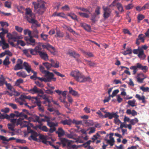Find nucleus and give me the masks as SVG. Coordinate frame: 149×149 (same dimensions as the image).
Returning <instances> with one entry per match:
<instances>
[{"instance_id":"1","label":"nucleus","mask_w":149,"mask_h":149,"mask_svg":"<svg viewBox=\"0 0 149 149\" xmlns=\"http://www.w3.org/2000/svg\"><path fill=\"white\" fill-rule=\"evenodd\" d=\"M70 75L74 77L77 81L80 83H83L86 81L90 82L91 81V79L89 76L85 77L78 70L71 72Z\"/></svg>"},{"instance_id":"2","label":"nucleus","mask_w":149,"mask_h":149,"mask_svg":"<svg viewBox=\"0 0 149 149\" xmlns=\"http://www.w3.org/2000/svg\"><path fill=\"white\" fill-rule=\"evenodd\" d=\"M26 12L24 17L31 24H35L37 22L36 20L35 19V15L32 13V11L30 8H26L25 9Z\"/></svg>"},{"instance_id":"3","label":"nucleus","mask_w":149,"mask_h":149,"mask_svg":"<svg viewBox=\"0 0 149 149\" xmlns=\"http://www.w3.org/2000/svg\"><path fill=\"white\" fill-rule=\"evenodd\" d=\"M141 69L144 72H146L148 71V68L146 66H143L141 63H137L135 65L132 66L130 69L133 70V74H135L137 71V69Z\"/></svg>"},{"instance_id":"4","label":"nucleus","mask_w":149,"mask_h":149,"mask_svg":"<svg viewBox=\"0 0 149 149\" xmlns=\"http://www.w3.org/2000/svg\"><path fill=\"white\" fill-rule=\"evenodd\" d=\"M26 99H29L32 100L33 99H35L37 100V97H31L30 96H26L24 95H21L19 98H15V101L16 102L19 103L20 105H22L24 104L23 102H25V100Z\"/></svg>"},{"instance_id":"5","label":"nucleus","mask_w":149,"mask_h":149,"mask_svg":"<svg viewBox=\"0 0 149 149\" xmlns=\"http://www.w3.org/2000/svg\"><path fill=\"white\" fill-rule=\"evenodd\" d=\"M44 74L46 82H50L52 81H56V78L54 77V74L53 73L47 71Z\"/></svg>"},{"instance_id":"6","label":"nucleus","mask_w":149,"mask_h":149,"mask_svg":"<svg viewBox=\"0 0 149 149\" xmlns=\"http://www.w3.org/2000/svg\"><path fill=\"white\" fill-rule=\"evenodd\" d=\"M45 3L42 0L38 1V2H33V3L35 9H37L38 8L46 9Z\"/></svg>"},{"instance_id":"7","label":"nucleus","mask_w":149,"mask_h":149,"mask_svg":"<svg viewBox=\"0 0 149 149\" xmlns=\"http://www.w3.org/2000/svg\"><path fill=\"white\" fill-rule=\"evenodd\" d=\"M28 91L33 94L37 93L43 94L42 90L41 89L38 88L36 86H34L32 88L29 90Z\"/></svg>"},{"instance_id":"8","label":"nucleus","mask_w":149,"mask_h":149,"mask_svg":"<svg viewBox=\"0 0 149 149\" xmlns=\"http://www.w3.org/2000/svg\"><path fill=\"white\" fill-rule=\"evenodd\" d=\"M29 132L31 133V135L28 138L30 140H33L34 141H37L38 139L37 137L38 136V133L31 130Z\"/></svg>"},{"instance_id":"9","label":"nucleus","mask_w":149,"mask_h":149,"mask_svg":"<svg viewBox=\"0 0 149 149\" xmlns=\"http://www.w3.org/2000/svg\"><path fill=\"white\" fill-rule=\"evenodd\" d=\"M45 122H47V125L50 127H54L58 125V123H54V122H50V118L47 116H45Z\"/></svg>"},{"instance_id":"10","label":"nucleus","mask_w":149,"mask_h":149,"mask_svg":"<svg viewBox=\"0 0 149 149\" xmlns=\"http://www.w3.org/2000/svg\"><path fill=\"white\" fill-rule=\"evenodd\" d=\"M103 10L104 11L103 17L104 19H106L110 16L111 11L110 8L107 7L103 8Z\"/></svg>"},{"instance_id":"11","label":"nucleus","mask_w":149,"mask_h":149,"mask_svg":"<svg viewBox=\"0 0 149 149\" xmlns=\"http://www.w3.org/2000/svg\"><path fill=\"white\" fill-rule=\"evenodd\" d=\"M31 118L32 121L34 122H38L41 123L42 122H45V119L40 118L37 115H34Z\"/></svg>"},{"instance_id":"12","label":"nucleus","mask_w":149,"mask_h":149,"mask_svg":"<svg viewBox=\"0 0 149 149\" xmlns=\"http://www.w3.org/2000/svg\"><path fill=\"white\" fill-rule=\"evenodd\" d=\"M61 144L63 145V147L66 146L68 147L70 146L71 141V140H68L65 138H62L60 139Z\"/></svg>"},{"instance_id":"13","label":"nucleus","mask_w":149,"mask_h":149,"mask_svg":"<svg viewBox=\"0 0 149 149\" xmlns=\"http://www.w3.org/2000/svg\"><path fill=\"white\" fill-rule=\"evenodd\" d=\"M117 114V112L114 113L113 112L112 113L107 112V113H106L104 115V118H108L109 119H111L113 118H114V117H115Z\"/></svg>"},{"instance_id":"14","label":"nucleus","mask_w":149,"mask_h":149,"mask_svg":"<svg viewBox=\"0 0 149 149\" xmlns=\"http://www.w3.org/2000/svg\"><path fill=\"white\" fill-rule=\"evenodd\" d=\"M40 139L42 140L41 141L44 143L46 145H51L52 142L47 140L46 137L43 135H40L39 136Z\"/></svg>"},{"instance_id":"15","label":"nucleus","mask_w":149,"mask_h":149,"mask_svg":"<svg viewBox=\"0 0 149 149\" xmlns=\"http://www.w3.org/2000/svg\"><path fill=\"white\" fill-rule=\"evenodd\" d=\"M2 31L0 32V38L1 39H5L4 35L6 34H7L8 30L7 29H4L3 28H0V31Z\"/></svg>"},{"instance_id":"16","label":"nucleus","mask_w":149,"mask_h":149,"mask_svg":"<svg viewBox=\"0 0 149 149\" xmlns=\"http://www.w3.org/2000/svg\"><path fill=\"white\" fill-rule=\"evenodd\" d=\"M23 66L24 67V69L28 73H29L31 72V66L26 62H24L23 63Z\"/></svg>"},{"instance_id":"17","label":"nucleus","mask_w":149,"mask_h":149,"mask_svg":"<svg viewBox=\"0 0 149 149\" xmlns=\"http://www.w3.org/2000/svg\"><path fill=\"white\" fill-rule=\"evenodd\" d=\"M138 56L141 59L144 60L145 59L146 56L144 53V51L142 49L140 48V51L139 52Z\"/></svg>"},{"instance_id":"18","label":"nucleus","mask_w":149,"mask_h":149,"mask_svg":"<svg viewBox=\"0 0 149 149\" xmlns=\"http://www.w3.org/2000/svg\"><path fill=\"white\" fill-rule=\"evenodd\" d=\"M2 45V48L3 49H6L9 47V45L8 44L5 42V39H1L0 40V45Z\"/></svg>"},{"instance_id":"19","label":"nucleus","mask_w":149,"mask_h":149,"mask_svg":"<svg viewBox=\"0 0 149 149\" xmlns=\"http://www.w3.org/2000/svg\"><path fill=\"white\" fill-rule=\"evenodd\" d=\"M67 54H69L71 56H72L74 58H77L80 56V55L78 53L74 51H69L67 53Z\"/></svg>"},{"instance_id":"20","label":"nucleus","mask_w":149,"mask_h":149,"mask_svg":"<svg viewBox=\"0 0 149 149\" xmlns=\"http://www.w3.org/2000/svg\"><path fill=\"white\" fill-rule=\"evenodd\" d=\"M51 62V65L52 67L54 68H58L59 67V62L56 61H54L52 59H51L50 60Z\"/></svg>"},{"instance_id":"21","label":"nucleus","mask_w":149,"mask_h":149,"mask_svg":"<svg viewBox=\"0 0 149 149\" xmlns=\"http://www.w3.org/2000/svg\"><path fill=\"white\" fill-rule=\"evenodd\" d=\"M37 127L40 130L44 132H47L49 130V129L46 126L42 125V124L40 125H37Z\"/></svg>"},{"instance_id":"22","label":"nucleus","mask_w":149,"mask_h":149,"mask_svg":"<svg viewBox=\"0 0 149 149\" xmlns=\"http://www.w3.org/2000/svg\"><path fill=\"white\" fill-rule=\"evenodd\" d=\"M105 141H106V143L110 146H113L114 144L115 141L114 138H111L109 139H105Z\"/></svg>"},{"instance_id":"23","label":"nucleus","mask_w":149,"mask_h":149,"mask_svg":"<svg viewBox=\"0 0 149 149\" xmlns=\"http://www.w3.org/2000/svg\"><path fill=\"white\" fill-rule=\"evenodd\" d=\"M56 133L58 134V137H60L63 136L65 134V132L61 127L59 128L58 131L56 132Z\"/></svg>"},{"instance_id":"24","label":"nucleus","mask_w":149,"mask_h":149,"mask_svg":"<svg viewBox=\"0 0 149 149\" xmlns=\"http://www.w3.org/2000/svg\"><path fill=\"white\" fill-rule=\"evenodd\" d=\"M80 26L84 29L87 31H89L91 30L90 26L84 23H81L80 24Z\"/></svg>"},{"instance_id":"25","label":"nucleus","mask_w":149,"mask_h":149,"mask_svg":"<svg viewBox=\"0 0 149 149\" xmlns=\"http://www.w3.org/2000/svg\"><path fill=\"white\" fill-rule=\"evenodd\" d=\"M40 96L42 97L43 99L45 100L46 101H47L48 102L49 104L48 107H49L50 105L49 104L51 102L50 100L49 99V97H51L50 96H47L46 94H43L42 95H40Z\"/></svg>"},{"instance_id":"26","label":"nucleus","mask_w":149,"mask_h":149,"mask_svg":"<svg viewBox=\"0 0 149 149\" xmlns=\"http://www.w3.org/2000/svg\"><path fill=\"white\" fill-rule=\"evenodd\" d=\"M83 121L84 123L86 126L93 125L94 124L93 120H83Z\"/></svg>"},{"instance_id":"27","label":"nucleus","mask_w":149,"mask_h":149,"mask_svg":"<svg viewBox=\"0 0 149 149\" xmlns=\"http://www.w3.org/2000/svg\"><path fill=\"white\" fill-rule=\"evenodd\" d=\"M67 91H64L63 92L62 95L63 97V98H62V97L60 96L59 97V99L60 100L61 102H65V100L66 98V93Z\"/></svg>"},{"instance_id":"28","label":"nucleus","mask_w":149,"mask_h":149,"mask_svg":"<svg viewBox=\"0 0 149 149\" xmlns=\"http://www.w3.org/2000/svg\"><path fill=\"white\" fill-rule=\"evenodd\" d=\"M17 75L19 77H22L23 78L29 76L27 75L26 73L24 71L19 72L17 73Z\"/></svg>"},{"instance_id":"29","label":"nucleus","mask_w":149,"mask_h":149,"mask_svg":"<svg viewBox=\"0 0 149 149\" xmlns=\"http://www.w3.org/2000/svg\"><path fill=\"white\" fill-rule=\"evenodd\" d=\"M135 97L139 100H142L143 103H146L145 97L143 95L142 97H141L139 95L137 94L136 95Z\"/></svg>"},{"instance_id":"30","label":"nucleus","mask_w":149,"mask_h":149,"mask_svg":"<svg viewBox=\"0 0 149 149\" xmlns=\"http://www.w3.org/2000/svg\"><path fill=\"white\" fill-rule=\"evenodd\" d=\"M24 82V80L23 79H17L15 82V86H17L19 87L20 88H22L21 86H20V84H22Z\"/></svg>"},{"instance_id":"31","label":"nucleus","mask_w":149,"mask_h":149,"mask_svg":"<svg viewBox=\"0 0 149 149\" xmlns=\"http://www.w3.org/2000/svg\"><path fill=\"white\" fill-rule=\"evenodd\" d=\"M71 143L76 142L78 143H83V141L81 139V137L78 136L77 138L74 139V140H71Z\"/></svg>"},{"instance_id":"32","label":"nucleus","mask_w":149,"mask_h":149,"mask_svg":"<svg viewBox=\"0 0 149 149\" xmlns=\"http://www.w3.org/2000/svg\"><path fill=\"white\" fill-rule=\"evenodd\" d=\"M42 58L44 60H46L48 58V56L47 54L45 52H42L39 54Z\"/></svg>"},{"instance_id":"33","label":"nucleus","mask_w":149,"mask_h":149,"mask_svg":"<svg viewBox=\"0 0 149 149\" xmlns=\"http://www.w3.org/2000/svg\"><path fill=\"white\" fill-rule=\"evenodd\" d=\"M116 5L117 9L121 13L124 12L123 8L121 3H117Z\"/></svg>"},{"instance_id":"34","label":"nucleus","mask_w":149,"mask_h":149,"mask_svg":"<svg viewBox=\"0 0 149 149\" xmlns=\"http://www.w3.org/2000/svg\"><path fill=\"white\" fill-rule=\"evenodd\" d=\"M5 78L3 75H1L0 77V86H3L6 82Z\"/></svg>"},{"instance_id":"35","label":"nucleus","mask_w":149,"mask_h":149,"mask_svg":"<svg viewBox=\"0 0 149 149\" xmlns=\"http://www.w3.org/2000/svg\"><path fill=\"white\" fill-rule=\"evenodd\" d=\"M23 68V65H21L19 64H17L15 66L14 68V70H18L22 69Z\"/></svg>"},{"instance_id":"36","label":"nucleus","mask_w":149,"mask_h":149,"mask_svg":"<svg viewBox=\"0 0 149 149\" xmlns=\"http://www.w3.org/2000/svg\"><path fill=\"white\" fill-rule=\"evenodd\" d=\"M72 123V120L71 119L66 120H64L61 121V123L63 125H70Z\"/></svg>"},{"instance_id":"37","label":"nucleus","mask_w":149,"mask_h":149,"mask_svg":"<svg viewBox=\"0 0 149 149\" xmlns=\"http://www.w3.org/2000/svg\"><path fill=\"white\" fill-rule=\"evenodd\" d=\"M7 89L11 91H13L14 88L12 86L11 84L10 83H8L7 81L5 82V84Z\"/></svg>"},{"instance_id":"38","label":"nucleus","mask_w":149,"mask_h":149,"mask_svg":"<svg viewBox=\"0 0 149 149\" xmlns=\"http://www.w3.org/2000/svg\"><path fill=\"white\" fill-rule=\"evenodd\" d=\"M9 57L7 56L6 57L5 59L4 60L3 62V64L5 65H9L10 63L9 61Z\"/></svg>"},{"instance_id":"39","label":"nucleus","mask_w":149,"mask_h":149,"mask_svg":"<svg viewBox=\"0 0 149 149\" xmlns=\"http://www.w3.org/2000/svg\"><path fill=\"white\" fill-rule=\"evenodd\" d=\"M23 52L24 54H25L28 57H31V56L30 54V52L29 49H24L23 50Z\"/></svg>"},{"instance_id":"40","label":"nucleus","mask_w":149,"mask_h":149,"mask_svg":"<svg viewBox=\"0 0 149 149\" xmlns=\"http://www.w3.org/2000/svg\"><path fill=\"white\" fill-rule=\"evenodd\" d=\"M132 49L130 48H127L126 50L124 51L123 53V54L124 55H126L127 54H132Z\"/></svg>"},{"instance_id":"41","label":"nucleus","mask_w":149,"mask_h":149,"mask_svg":"<svg viewBox=\"0 0 149 149\" xmlns=\"http://www.w3.org/2000/svg\"><path fill=\"white\" fill-rule=\"evenodd\" d=\"M64 15L65 14L63 13H57V12H54L52 15L53 16L55 17L56 16L62 17H64Z\"/></svg>"},{"instance_id":"42","label":"nucleus","mask_w":149,"mask_h":149,"mask_svg":"<svg viewBox=\"0 0 149 149\" xmlns=\"http://www.w3.org/2000/svg\"><path fill=\"white\" fill-rule=\"evenodd\" d=\"M72 123L76 125H82V121L81 120H78L75 119L72 120Z\"/></svg>"},{"instance_id":"43","label":"nucleus","mask_w":149,"mask_h":149,"mask_svg":"<svg viewBox=\"0 0 149 149\" xmlns=\"http://www.w3.org/2000/svg\"><path fill=\"white\" fill-rule=\"evenodd\" d=\"M119 117V116L117 114L114 118V122L115 124L117 125H119L120 123H121L120 121L118 119Z\"/></svg>"},{"instance_id":"44","label":"nucleus","mask_w":149,"mask_h":149,"mask_svg":"<svg viewBox=\"0 0 149 149\" xmlns=\"http://www.w3.org/2000/svg\"><path fill=\"white\" fill-rule=\"evenodd\" d=\"M136 100L134 99L133 100H129L127 102L128 104L132 107L135 106L136 105H135Z\"/></svg>"},{"instance_id":"45","label":"nucleus","mask_w":149,"mask_h":149,"mask_svg":"<svg viewBox=\"0 0 149 149\" xmlns=\"http://www.w3.org/2000/svg\"><path fill=\"white\" fill-rule=\"evenodd\" d=\"M139 121L138 119L135 118L134 119H131L130 121V123L132 125H134L135 124L137 123Z\"/></svg>"},{"instance_id":"46","label":"nucleus","mask_w":149,"mask_h":149,"mask_svg":"<svg viewBox=\"0 0 149 149\" xmlns=\"http://www.w3.org/2000/svg\"><path fill=\"white\" fill-rule=\"evenodd\" d=\"M42 64L46 67L47 70H49L52 67L51 64L47 62L43 63Z\"/></svg>"},{"instance_id":"47","label":"nucleus","mask_w":149,"mask_h":149,"mask_svg":"<svg viewBox=\"0 0 149 149\" xmlns=\"http://www.w3.org/2000/svg\"><path fill=\"white\" fill-rule=\"evenodd\" d=\"M30 37L29 41V42L31 43V44L33 45H34L35 44L36 40H35L33 38L32 36L31 35L30 36H29Z\"/></svg>"},{"instance_id":"48","label":"nucleus","mask_w":149,"mask_h":149,"mask_svg":"<svg viewBox=\"0 0 149 149\" xmlns=\"http://www.w3.org/2000/svg\"><path fill=\"white\" fill-rule=\"evenodd\" d=\"M13 39H20L21 38V36L18 35L17 33L16 32H13Z\"/></svg>"},{"instance_id":"49","label":"nucleus","mask_w":149,"mask_h":149,"mask_svg":"<svg viewBox=\"0 0 149 149\" xmlns=\"http://www.w3.org/2000/svg\"><path fill=\"white\" fill-rule=\"evenodd\" d=\"M68 16L70 17L73 20H78L77 16L74 13H70L68 15Z\"/></svg>"},{"instance_id":"50","label":"nucleus","mask_w":149,"mask_h":149,"mask_svg":"<svg viewBox=\"0 0 149 149\" xmlns=\"http://www.w3.org/2000/svg\"><path fill=\"white\" fill-rule=\"evenodd\" d=\"M143 35L142 34H141L139 35L138 38L139 40H141L142 42H144L145 40V37L143 36Z\"/></svg>"},{"instance_id":"51","label":"nucleus","mask_w":149,"mask_h":149,"mask_svg":"<svg viewBox=\"0 0 149 149\" xmlns=\"http://www.w3.org/2000/svg\"><path fill=\"white\" fill-rule=\"evenodd\" d=\"M69 93H71L74 96H79V95L78 93L73 90H70L69 91Z\"/></svg>"},{"instance_id":"52","label":"nucleus","mask_w":149,"mask_h":149,"mask_svg":"<svg viewBox=\"0 0 149 149\" xmlns=\"http://www.w3.org/2000/svg\"><path fill=\"white\" fill-rule=\"evenodd\" d=\"M78 14L81 16L84 17L88 18L89 17V15L86 13L79 12Z\"/></svg>"},{"instance_id":"53","label":"nucleus","mask_w":149,"mask_h":149,"mask_svg":"<svg viewBox=\"0 0 149 149\" xmlns=\"http://www.w3.org/2000/svg\"><path fill=\"white\" fill-rule=\"evenodd\" d=\"M38 8V9L37 11V13L40 15H42L46 10L40 8Z\"/></svg>"},{"instance_id":"54","label":"nucleus","mask_w":149,"mask_h":149,"mask_svg":"<svg viewBox=\"0 0 149 149\" xmlns=\"http://www.w3.org/2000/svg\"><path fill=\"white\" fill-rule=\"evenodd\" d=\"M21 125L23 127H27L28 128L29 127V122L25 121H22Z\"/></svg>"},{"instance_id":"55","label":"nucleus","mask_w":149,"mask_h":149,"mask_svg":"<svg viewBox=\"0 0 149 149\" xmlns=\"http://www.w3.org/2000/svg\"><path fill=\"white\" fill-rule=\"evenodd\" d=\"M39 70L43 74H45L47 71L45 70L44 67L41 65H39Z\"/></svg>"},{"instance_id":"56","label":"nucleus","mask_w":149,"mask_h":149,"mask_svg":"<svg viewBox=\"0 0 149 149\" xmlns=\"http://www.w3.org/2000/svg\"><path fill=\"white\" fill-rule=\"evenodd\" d=\"M48 36V35L45 34L43 33H42L40 35L41 38L44 41H46L47 40Z\"/></svg>"},{"instance_id":"57","label":"nucleus","mask_w":149,"mask_h":149,"mask_svg":"<svg viewBox=\"0 0 149 149\" xmlns=\"http://www.w3.org/2000/svg\"><path fill=\"white\" fill-rule=\"evenodd\" d=\"M57 37L62 38L64 36V33L63 32L59 31H57L56 32Z\"/></svg>"},{"instance_id":"58","label":"nucleus","mask_w":149,"mask_h":149,"mask_svg":"<svg viewBox=\"0 0 149 149\" xmlns=\"http://www.w3.org/2000/svg\"><path fill=\"white\" fill-rule=\"evenodd\" d=\"M4 6L5 7L8 8H10L11 7V2L8 1L5 2L4 3Z\"/></svg>"},{"instance_id":"59","label":"nucleus","mask_w":149,"mask_h":149,"mask_svg":"<svg viewBox=\"0 0 149 149\" xmlns=\"http://www.w3.org/2000/svg\"><path fill=\"white\" fill-rule=\"evenodd\" d=\"M0 24L2 28H3L4 26H5L7 27L9 26L8 23L6 22L1 21Z\"/></svg>"},{"instance_id":"60","label":"nucleus","mask_w":149,"mask_h":149,"mask_svg":"<svg viewBox=\"0 0 149 149\" xmlns=\"http://www.w3.org/2000/svg\"><path fill=\"white\" fill-rule=\"evenodd\" d=\"M97 15L95 13H93L91 15V20L93 23H95L96 21L95 18L97 16Z\"/></svg>"},{"instance_id":"61","label":"nucleus","mask_w":149,"mask_h":149,"mask_svg":"<svg viewBox=\"0 0 149 149\" xmlns=\"http://www.w3.org/2000/svg\"><path fill=\"white\" fill-rule=\"evenodd\" d=\"M119 90L118 89H116L114 90L112 93V95H111V97H113L115 96L119 92Z\"/></svg>"},{"instance_id":"62","label":"nucleus","mask_w":149,"mask_h":149,"mask_svg":"<svg viewBox=\"0 0 149 149\" xmlns=\"http://www.w3.org/2000/svg\"><path fill=\"white\" fill-rule=\"evenodd\" d=\"M24 34L25 35H26L28 33L29 36H30L31 35V32L29 29H26L24 30Z\"/></svg>"},{"instance_id":"63","label":"nucleus","mask_w":149,"mask_h":149,"mask_svg":"<svg viewBox=\"0 0 149 149\" xmlns=\"http://www.w3.org/2000/svg\"><path fill=\"white\" fill-rule=\"evenodd\" d=\"M17 45H20L22 46H24L25 45L24 42L21 40H18L17 41Z\"/></svg>"},{"instance_id":"64","label":"nucleus","mask_w":149,"mask_h":149,"mask_svg":"<svg viewBox=\"0 0 149 149\" xmlns=\"http://www.w3.org/2000/svg\"><path fill=\"white\" fill-rule=\"evenodd\" d=\"M36 53L37 52L39 53H40V52H42V48L40 46H37L35 48Z\"/></svg>"}]
</instances>
